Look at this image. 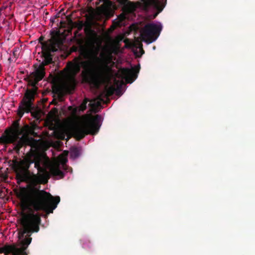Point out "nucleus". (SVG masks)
Returning a JSON list of instances; mask_svg holds the SVG:
<instances>
[{
    "label": "nucleus",
    "instance_id": "obj_1",
    "mask_svg": "<svg viewBox=\"0 0 255 255\" xmlns=\"http://www.w3.org/2000/svg\"><path fill=\"white\" fill-rule=\"evenodd\" d=\"M42 159L40 156H35L29 152L23 158L13 156L8 163L15 174L16 183L20 185L24 182L26 187L19 188L17 197L25 208H32L35 211H43L47 214L52 213L57 207L60 199L59 196L54 197L49 193L36 187L39 183L37 176L29 170L30 165L34 163V167L39 172L44 170L41 166Z\"/></svg>",
    "mask_w": 255,
    "mask_h": 255
},
{
    "label": "nucleus",
    "instance_id": "obj_2",
    "mask_svg": "<svg viewBox=\"0 0 255 255\" xmlns=\"http://www.w3.org/2000/svg\"><path fill=\"white\" fill-rule=\"evenodd\" d=\"M82 68L83 70L80 76L82 82L98 88L103 78V72L94 61L84 60L81 56L68 61L64 69L67 85L72 88L75 87L77 83L76 76Z\"/></svg>",
    "mask_w": 255,
    "mask_h": 255
},
{
    "label": "nucleus",
    "instance_id": "obj_3",
    "mask_svg": "<svg viewBox=\"0 0 255 255\" xmlns=\"http://www.w3.org/2000/svg\"><path fill=\"white\" fill-rule=\"evenodd\" d=\"M35 89H27L26 90L17 110V115L19 118L14 121L11 126L5 130L4 133L0 137V143L5 144L14 143L17 141L20 135L27 132L28 130L34 136L37 134L28 125H26L24 127H21L19 123L24 113H31L34 108L33 102L35 100Z\"/></svg>",
    "mask_w": 255,
    "mask_h": 255
},
{
    "label": "nucleus",
    "instance_id": "obj_4",
    "mask_svg": "<svg viewBox=\"0 0 255 255\" xmlns=\"http://www.w3.org/2000/svg\"><path fill=\"white\" fill-rule=\"evenodd\" d=\"M102 117L96 115L93 118L88 119L81 126H75L71 128V132L73 137L80 140L87 134H96L101 126Z\"/></svg>",
    "mask_w": 255,
    "mask_h": 255
},
{
    "label": "nucleus",
    "instance_id": "obj_5",
    "mask_svg": "<svg viewBox=\"0 0 255 255\" xmlns=\"http://www.w3.org/2000/svg\"><path fill=\"white\" fill-rule=\"evenodd\" d=\"M139 72V69L134 68H122L120 70V77L121 80L115 79L114 85L110 87H106L105 91L108 96L113 95L115 92L117 95L121 96V89L125 83L123 79H125L127 83H132L137 77V73Z\"/></svg>",
    "mask_w": 255,
    "mask_h": 255
},
{
    "label": "nucleus",
    "instance_id": "obj_6",
    "mask_svg": "<svg viewBox=\"0 0 255 255\" xmlns=\"http://www.w3.org/2000/svg\"><path fill=\"white\" fill-rule=\"evenodd\" d=\"M86 34L91 36V40L89 43V48L83 47L80 51V54L85 59L92 58L96 61H99V58L98 55L101 49V44H96L98 42V37L97 33L90 27H86L84 29Z\"/></svg>",
    "mask_w": 255,
    "mask_h": 255
},
{
    "label": "nucleus",
    "instance_id": "obj_7",
    "mask_svg": "<svg viewBox=\"0 0 255 255\" xmlns=\"http://www.w3.org/2000/svg\"><path fill=\"white\" fill-rule=\"evenodd\" d=\"M40 221V216L38 214L24 215L21 220L23 231L21 233V237L19 236L18 239H21L24 236L23 239H32L31 238L28 237H29L32 233L37 232L39 231Z\"/></svg>",
    "mask_w": 255,
    "mask_h": 255
},
{
    "label": "nucleus",
    "instance_id": "obj_8",
    "mask_svg": "<svg viewBox=\"0 0 255 255\" xmlns=\"http://www.w3.org/2000/svg\"><path fill=\"white\" fill-rule=\"evenodd\" d=\"M53 62L52 58L49 53L45 54L44 55V59L39 67L36 68L34 71L32 72L29 77V85L33 88L30 90L35 89V92L34 95L37 93V88L36 85L38 82L42 80L45 75L44 66L51 64Z\"/></svg>",
    "mask_w": 255,
    "mask_h": 255
},
{
    "label": "nucleus",
    "instance_id": "obj_9",
    "mask_svg": "<svg viewBox=\"0 0 255 255\" xmlns=\"http://www.w3.org/2000/svg\"><path fill=\"white\" fill-rule=\"evenodd\" d=\"M31 241L20 240V242L18 243L6 244L0 248V254L3 253L5 255H27L25 251Z\"/></svg>",
    "mask_w": 255,
    "mask_h": 255
},
{
    "label": "nucleus",
    "instance_id": "obj_10",
    "mask_svg": "<svg viewBox=\"0 0 255 255\" xmlns=\"http://www.w3.org/2000/svg\"><path fill=\"white\" fill-rule=\"evenodd\" d=\"M162 25L154 23L146 24L143 28L141 32V35L143 39L148 43H151L159 36L162 30Z\"/></svg>",
    "mask_w": 255,
    "mask_h": 255
},
{
    "label": "nucleus",
    "instance_id": "obj_11",
    "mask_svg": "<svg viewBox=\"0 0 255 255\" xmlns=\"http://www.w3.org/2000/svg\"><path fill=\"white\" fill-rule=\"evenodd\" d=\"M166 1L167 0H144L143 8L146 11H156V13L154 15L155 17L163 9Z\"/></svg>",
    "mask_w": 255,
    "mask_h": 255
},
{
    "label": "nucleus",
    "instance_id": "obj_12",
    "mask_svg": "<svg viewBox=\"0 0 255 255\" xmlns=\"http://www.w3.org/2000/svg\"><path fill=\"white\" fill-rule=\"evenodd\" d=\"M27 132L24 134H22L21 137H19V139L15 143H12L14 145L13 150L18 154L20 152V149L24 146H33L35 143V140L31 137L25 135Z\"/></svg>",
    "mask_w": 255,
    "mask_h": 255
},
{
    "label": "nucleus",
    "instance_id": "obj_13",
    "mask_svg": "<svg viewBox=\"0 0 255 255\" xmlns=\"http://www.w3.org/2000/svg\"><path fill=\"white\" fill-rule=\"evenodd\" d=\"M50 173L57 179H61L65 176V173L60 170V165L52 166L49 169Z\"/></svg>",
    "mask_w": 255,
    "mask_h": 255
},
{
    "label": "nucleus",
    "instance_id": "obj_14",
    "mask_svg": "<svg viewBox=\"0 0 255 255\" xmlns=\"http://www.w3.org/2000/svg\"><path fill=\"white\" fill-rule=\"evenodd\" d=\"M97 100H93V101H91V103L89 104V106L94 107L96 106L98 107L101 106V101H103V100L102 98V95L98 96Z\"/></svg>",
    "mask_w": 255,
    "mask_h": 255
},
{
    "label": "nucleus",
    "instance_id": "obj_15",
    "mask_svg": "<svg viewBox=\"0 0 255 255\" xmlns=\"http://www.w3.org/2000/svg\"><path fill=\"white\" fill-rule=\"evenodd\" d=\"M80 155V150L77 147H74L71 150L70 156L73 159L78 158Z\"/></svg>",
    "mask_w": 255,
    "mask_h": 255
},
{
    "label": "nucleus",
    "instance_id": "obj_16",
    "mask_svg": "<svg viewBox=\"0 0 255 255\" xmlns=\"http://www.w3.org/2000/svg\"><path fill=\"white\" fill-rule=\"evenodd\" d=\"M75 27L77 28V30L74 32L75 36L78 33L79 31L82 30L83 27L85 26V23L83 21H79L77 22H75Z\"/></svg>",
    "mask_w": 255,
    "mask_h": 255
},
{
    "label": "nucleus",
    "instance_id": "obj_17",
    "mask_svg": "<svg viewBox=\"0 0 255 255\" xmlns=\"http://www.w3.org/2000/svg\"><path fill=\"white\" fill-rule=\"evenodd\" d=\"M120 47L117 46H113L111 47L110 52L108 54V57L110 58L112 57V53L117 54L119 51Z\"/></svg>",
    "mask_w": 255,
    "mask_h": 255
},
{
    "label": "nucleus",
    "instance_id": "obj_18",
    "mask_svg": "<svg viewBox=\"0 0 255 255\" xmlns=\"http://www.w3.org/2000/svg\"><path fill=\"white\" fill-rule=\"evenodd\" d=\"M89 101L88 98H85L79 107L80 111L82 112L84 111L87 109V104Z\"/></svg>",
    "mask_w": 255,
    "mask_h": 255
},
{
    "label": "nucleus",
    "instance_id": "obj_19",
    "mask_svg": "<svg viewBox=\"0 0 255 255\" xmlns=\"http://www.w3.org/2000/svg\"><path fill=\"white\" fill-rule=\"evenodd\" d=\"M54 91L56 94H57L59 101H62L63 97L61 89L59 88H56L54 89Z\"/></svg>",
    "mask_w": 255,
    "mask_h": 255
},
{
    "label": "nucleus",
    "instance_id": "obj_20",
    "mask_svg": "<svg viewBox=\"0 0 255 255\" xmlns=\"http://www.w3.org/2000/svg\"><path fill=\"white\" fill-rule=\"evenodd\" d=\"M47 49L48 50L51 51L52 52L56 51L57 50V48L56 47V44L54 43H50L49 45H48Z\"/></svg>",
    "mask_w": 255,
    "mask_h": 255
},
{
    "label": "nucleus",
    "instance_id": "obj_21",
    "mask_svg": "<svg viewBox=\"0 0 255 255\" xmlns=\"http://www.w3.org/2000/svg\"><path fill=\"white\" fill-rule=\"evenodd\" d=\"M59 17H60L59 13H57L55 15L53 16V17H51L50 19V23H52V24H53L55 22V19Z\"/></svg>",
    "mask_w": 255,
    "mask_h": 255
},
{
    "label": "nucleus",
    "instance_id": "obj_22",
    "mask_svg": "<svg viewBox=\"0 0 255 255\" xmlns=\"http://www.w3.org/2000/svg\"><path fill=\"white\" fill-rule=\"evenodd\" d=\"M118 2L122 5H126L128 2V0H118Z\"/></svg>",
    "mask_w": 255,
    "mask_h": 255
},
{
    "label": "nucleus",
    "instance_id": "obj_23",
    "mask_svg": "<svg viewBox=\"0 0 255 255\" xmlns=\"http://www.w3.org/2000/svg\"><path fill=\"white\" fill-rule=\"evenodd\" d=\"M6 193L4 190L1 189L0 190V198L3 199L5 197Z\"/></svg>",
    "mask_w": 255,
    "mask_h": 255
},
{
    "label": "nucleus",
    "instance_id": "obj_24",
    "mask_svg": "<svg viewBox=\"0 0 255 255\" xmlns=\"http://www.w3.org/2000/svg\"><path fill=\"white\" fill-rule=\"evenodd\" d=\"M67 160L66 159H63V160L62 161V166L65 170L66 169V167H65V164H66V162H67Z\"/></svg>",
    "mask_w": 255,
    "mask_h": 255
},
{
    "label": "nucleus",
    "instance_id": "obj_25",
    "mask_svg": "<svg viewBox=\"0 0 255 255\" xmlns=\"http://www.w3.org/2000/svg\"><path fill=\"white\" fill-rule=\"evenodd\" d=\"M104 2L105 3H107V4L111 3V2L110 0H104Z\"/></svg>",
    "mask_w": 255,
    "mask_h": 255
},
{
    "label": "nucleus",
    "instance_id": "obj_26",
    "mask_svg": "<svg viewBox=\"0 0 255 255\" xmlns=\"http://www.w3.org/2000/svg\"><path fill=\"white\" fill-rule=\"evenodd\" d=\"M141 54H143L144 53V51L142 47L141 48Z\"/></svg>",
    "mask_w": 255,
    "mask_h": 255
},
{
    "label": "nucleus",
    "instance_id": "obj_27",
    "mask_svg": "<svg viewBox=\"0 0 255 255\" xmlns=\"http://www.w3.org/2000/svg\"><path fill=\"white\" fill-rule=\"evenodd\" d=\"M104 54L103 53H101V56L102 57H103V56H104Z\"/></svg>",
    "mask_w": 255,
    "mask_h": 255
},
{
    "label": "nucleus",
    "instance_id": "obj_28",
    "mask_svg": "<svg viewBox=\"0 0 255 255\" xmlns=\"http://www.w3.org/2000/svg\"><path fill=\"white\" fill-rule=\"evenodd\" d=\"M52 103H53V104H55L56 105V104L55 103H54L53 101H52Z\"/></svg>",
    "mask_w": 255,
    "mask_h": 255
}]
</instances>
